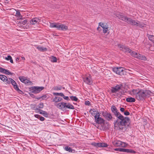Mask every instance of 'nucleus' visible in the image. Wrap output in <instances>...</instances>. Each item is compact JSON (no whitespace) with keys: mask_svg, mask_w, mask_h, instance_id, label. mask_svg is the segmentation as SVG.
I'll return each mask as SVG.
<instances>
[{"mask_svg":"<svg viewBox=\"0 0 154 154\" xmlns=\"http://www.w3.org/2000/svg\"><path fill=\"white\" fill-rule=\"evenodd\" d=\"M112 112L117 117V119L113 123L114 127L118 128L123 131H126L130 124V119L128 117H124L119 112H118L116 106L112 105L111 108Z\"/></svg>","mask_w":154,"mask_h":154,"instance_id":"f257e3e1","label":"nucleus"},{"mask_svg":"<svg viewBox=\"0 0 154 154\" xmlns=\"http://www.w3.org/2000/svg\"><path fill=\"white\" fill-rule=\"evenodd\" d=\"M129 93L131 95H135L136 98L138 100L143 101L151 96L152 92L148 90L133 89L131 91H129Z\"/></svg>","mask_w":154,"mask_h":154,"instance_id":"f03ea898","label":"nucleus"},{"mask_svg":"<svg viewBox=\"0 0 154 154\" xmlns=\"http://www.w3.org/2000/svg\"><path fill=\"white\" fill-rule=\"evenodd\" d=\"M56 106L58 108L62 110H64L66 108L72 109H74V107L73 105L69 103H66L63 102L59 103L57 104Z\"/></svg>","mask_w":154,"mask_h":154,"instance_id":"7ed1b4c3","label":"nucleus"},{"mask_svg":"<svg viewBox=\"0 0 154 154\" xmlns=\"http://www.w3.org/2000/svg\"><path fill=\"white\" fill-rule=\"evenodd\" d=\"M113 71L116 74H119L120 75H124V71L123 68L121 67H116L112 68Z\"/></svg>","mask_w":154,"mask_h":154,"instance_id":"20e7f679","label":"nucleus"},{"mask_svg":"<svg viewBox=\"0 0 154 154\" xmlns=\"http://www.w3.org/2000/svg\"><path fill=\"white\" fill-rule=\"evenodd\" d=\"M119 48H120V50H122L125 53L128 52V53H131L132 50L129 48L125 45L119 44L118 45Z\"/></svg>","mask_w":154,"mask_h":154,"instance_id":"39448f33","label":"nucleus"},{"mask_svg":"<svg viewBox=\"0 0 154 154\" xmlns=\"http://www.w3.org/2000/svg\"><path fill=\"white\" fill-rule=\"evenodd\" d=\"M27 22V21L26 20H23V19H21L20 21L18 23V25L21 27H22L24 29H27L29 26L28 25Z\"/></svg>","mask_w":154,"mask_h":154,"instance_id":"423d86ee","label":"nucleus"},{"mask_svg":"<svg viewBox=\"0 0 154 154\" xmlns=\"http://www.w3.org/2000/svg\"><path fill=\"white\" fill-rule=\"evenodd\" d=\"M101 114L108 121H110L112 118L111 114L110 112H108L106 111L101 112Z\"/></svg>","mask_w":154,"mask_h":154,"instance_id":"0eeeda50","label":"nucleus"},{"mask_svg":"<svg viewBox=\"0 0 154 154\" xmlns=\"http://www.w3.org/2000/svg\"><path fill=\"white\" fill-rule=\"evenodd\" d=\"M122 85V84L117 85L114 87H112L111 90V92L112 93H115L118 92L121 89Z\"/></svg>","mask_w":154,"mask_h":154,"instance_id":"6e6552de","label":"nucleus"},{"mask_svg":"<svg viewBox=\"0 0 154 154\" xmlns=\"http://www.w3.org/2000/svg\"><path fill=\"white\" fill-rule=\"evenodd\" d=\"M91 145L96 147H106L108 146V145L105 143H96L93 142L91 143Z\"/></svg>","mask_w":154,"mask_h":154,"instance_id":"1a4fd4ad","label":"nucleus"},{"mask_svg":"<svg viewBox=\"0 0 154 154\" xmlns=\"http://www.w3.org/2000/svg\"><path fill=\"white\" fill-rule=\"evenodd\" d=\"M112 143L114 146L116 147L125 146V143L119 140L114 141L112 142Z\"/></svg>","mask_w":154,"mask_h":154,"instance_id":"9d476101","label":"nucleus"},{"mask_svg":"<svg viewBox=\"0 0 154 154\" xmlns=\"http://www.w3.org/2000/svg\"><path fill=\"white\" fill-rule=\"evenodd\" d=\"M43 87H35L32 90V92L35 94H37L40 92L44 89Z\"/></svg>","mask_w":154,"mask_h":154,"instance_id":"9b49d317","label":"nucleus"},{"mask_svg":"<svg viewBox=\"0 0 154 154\" xmlns=\"http://www.w3.org/2000/svg\"><path fill=\"white\" fill-rule=\"evenodd\" d=\"M124 21L127 22L128 24H131L133 25H135L137 24V22L135 20H133L131 18L128 17H127L125 18V21Z\"/></svg>","mask_w":154,"mask_h":154,"instance_id":"f8f14e48","label":"nucleus"},{"mask_svg":"<svg viewBox=\"0 0 154 154\" xmlns=\"http://www.w3.org/2000/svg\"><path fill=\"white\" fill-rule=\"evenodd\" d=\"M124 21L127 22L128 24H131L133 25H135L137 24V22L135 20H133L131 18L128 17H127L125 18V21Z\"/></svg>","mask_w":154,"mask_h":154,"instance_id":"ddd939ff","label":"nucleus"},{"mask_svg":"<svg viewBox=\"0 0 154 154\" xmlns=\"http://www.w3.org/2000/svg\"><path fill=\"white\" fill-rule=\"evenodd\" d=\"M11 80L12 81L11 84L13 86L14 88V89L16 90L20 93V92H22V91H21L20 90L19 88L18 87L17 85V83L13 79H11Z\"/></svg>","mask_w":154,"mask_h":154,"instance_id":"4468645a","label":"nucleus"},{"mask_svg":"<svg viewBox=\"0 0 154 154\" xmlns=\"http://www.w3.org/2000/svg\"><path fill=\"white\" fill-rule=\"evenodd\" d=\"M41 22V19L37 17L32 19L30 21V23L32 25L38 24Z\"/></svg>","mask_w":154,"mask_h":154,"instance_id":"2eb2a0df","label":"nucleus"},{"mask_svg":"<svg viewBox=\"0 0 154 154\" xmlns=\"http://www.w3.org/2000/svg\"><path fill=\"white\" fill-rule=\"evenodd\" d=\"M95 121L98 124H102L104 123L105 120L104 119L98 116V117L95 118Z\"/></svg>","mask_w":154,"mask_h":154,"instance_id":"dca6fc26","label":"nucleus"},{"mask_svg":"<svg viewBox=\"0 0 154 154\" xmlns=\"http://www.w3.org/2000/svg\"><path fill=\"white\" fill-rule=\"evenodd\" d=\"M114 15H115L116 17L118 18L119 20L124 21H125V18L126 16H125L123 15L116 13H115V14H114Z\"/></svg>","mask_w":154,"mask_h":154,"instance_id":"f3484780","label":"nucleus"},{"mask_svg":"<svg viewBox=\"0 0 154 154\" xmlns=\"http://www.w3.org/2000/svg\"><path fill=\"white\" fill-rule=\"evenodd\" d=\"M59 28V30H61L63 31H65L67 30L68 29V27L67 26L63 25V24H60V23Z\"/></svg>","mask_w":154,"mask_h":154,"instance_id":"a211bd4d","label":"nucleus"},{"mask_svg":"<svg viewBox=\"0 0 154 154\" xmlns=\"http://www.w3.org/2000/svg\"><path fill=\"white\" fill-rule=\"evenodd\" d=\"M93 81L91 78V76L90 74L87 75V84L91 85L92 84Z\"/></svg>","mask_w":154,"mask_h":154,"instance_id":"6ab92c4d","label":"nucleus"},{"mask_svg":"<svg viewBox=\"0 0 154 154\" xmlns=\"http://www.w3.org/2000/svg\"><path fill=\"white\" fill-rule=\"evenodd\" d=\"M60 23H51L50 26V27L51 28L55 27L59 30V28L60 26H59Z\"/></svg>","mask_w":154,"mask_h":154,"instance_id":"aec40b11","label":"nucleus"},{"mask_svg":"<svg viewBox=\"0 0 154 154\" xmlns=\"http://www.w3.org/2000/svg\"><path fill=\"white\" fill-rule=\"evenodd\" d=\"M63 100V99L60 97H55L53 99V101L55 103H57Z\"/></svg>","mask_w":154,"mask_h":154,"instance_id":"412c9836","label":"nucleus"},{"mask_svg":"<svg viewBox=\"0 0 154 154\" xmlns=\"http://www.w3.org/2000/svg\"><path fill=\"white\" fill-rule=\"evenodd\" d=\"M137 58L138 59L144 61L146 60H147V58L145 56L140 54Z\"/></svg>","mask_w":154,"mask_h":154,"instance_id":"4be33fe9","label":"nucleus"},{"mask_svg":"<svg viewBox=\"0 0 154 154\" xmlns=\"http://www.w3.org/2000/svg\"><path fill=\"white\" fill-rule=\"evenodd\" d=\"M32 108L33 109L35 110L36 112H38L40 111L41 110L39 109L40 108L38 107L36 105H32Z\"/></svg>","mask_w":154,"mask_h":154,"instance_id":"5701e85b","label":"nucleus"},{"mask_svg":"<svg viewBox=\"0 0 154 154\" xmlns=\"http://www.w3.org/2000/svg\"><path fill=\"white\" fill-rule=\"evenodd\" d=\"M125 152L130 153H135L136 152V151L134 150L131 149H125L124 152Z\"/></svg>","mask_w":154,"mask_h":154,"instance_id":"b1692460","label":"nucleus"},{"mask_svg":"<svg viewBox=\"0 0 154 154\" xmlns=\"http://www.w3.org/2000/svg\"><path fill=\"white\" fill-rule=\"evenodd\" d=\"M126 101L128 102H134L135 101V99L133 97H128L126 98Z\"/></svg>","mask_w":154,"mask_h":154,"instance_id":"393cba45","label":"nucleus"},{"mask_svg":"<svg viewBox=\"0 0 154 154\" xmlns=\"http://www.w3.org/2000/svg\"><path fill=\"white\" fill-rule=\"evenodd\" d=\"M130 53L132 56L137 58L138 55H139V53L138 54L135 51H132Z\"/></svg>","mask_w":154,"mask_h":154,"instance_id":"a878e982","label":"nucleus"},{"mask_svg":"<svg viewBox=\"0 0 154 154\" xmlns=\"http://www.w3.org/2000/svg\"><path fill=\"white\" fill-rule=\"evenodd\" d=\"M7 76L4 75H0V79L4 82H6V80H7Z\"/></svg>","mask_w":154,"mask_h":154,"instance_id":"bb28decb","label":"nucleus"},{"mask_svg":"<svg viewBox=\"0 0 154 154\" xmlns=\"http://www.w3.org/2000/svg\"><path fill=\"white\" fill-rule=\"evenodd\" d=\"M147 36L149 38V39L152 42L154 43V35H151L147 34Z\"/></svg>","mask_w":154,"mask_h":154,"instance_id":"cd10ccee","label":"nucleus"},{"mask_svg":"<svg viewBox=\"0 0 154 154\" xmlns=\"http://www.w3.org/2000/svg\"><path fill=\"white\" fill-rule=\"evenodd\" d=\"M37 48L39 51H41L44 52L47 51V49L46 48L43 47L38 46L37 47Z\"/></svg>","mask_w":154,"mask_h":154,"instance_id":"c85d7f7f","label":"nucleus"},{"mask_svg":"<svg viewBox=\"0 0 154 154\" xmlns=\"http://www.w3.org/2000/svg\"><path fill=\"white\" fill-rule=\"evenodd\" d=\"M39 113L41 114H42L45 117H48V114L47 112L41 110L39 112Z\"/></svg>","mask_w":154,"mask_h":154,"instance_id":"c756f323","label":"nucleus"},{"mask_svg":"<svg viewBox=\"0 0 154 154\" xmlns=\"http://www.w3.org/2000/svg\"><path fill=\"white\" fill-rule=\"evenodd\" d=\"M89 112L91 114L92 116H93L95 117V115L97 112H96V110L95 109H91Z\"/></svg>","mask_w":154,"mask_h":154,"instance_id":"7c9ffc66","label":"nucleus"},{"mask_svg":"<svg viewBox=\"0 0 154 154\" xmlns=\"http://www.w3.org/2000/svg\"><path fill=\"white\" fill-rule=\"evenodd\" d=\"M51 61L52 62H57V58L56 57L53 56H51L50 58Z\"/></svg>","mask_w":154,"mask_h":154,"instance_id":"2f4dec72","label":"nucleus"},{"mask_svg":"<svg viewBox=\"0 0 154 154\" xmlns=\"http://www.w3.org/2000/svg\"><path fill=\"white\" fill-rule=\"evenodd\" d=\"M5 59L7 60H10V62L12 63H13V61L12 58L10 55H8L7 57L5 58Z\"/></svg>","mask_w":154,"mask_h":154,"instance_id":"473e14b6","label":"nucleus"},{"mask_svg":"<svg viewBox=\"0 0 154 154\" xmlns=\"http://www.w3.org/2000/svg\"><path fill=\"white\" fill-rule=\"evenodd\" d=\"M137 24L135 25L134 26H139L141 28L144 27L145 26L144 24H141L140 23V22L138 21L137 22Z\"/></svg>","mask_w":154,"mask_h":154,"instance_id":"72a5a7b5","label":"nucleus"},{"mask_svg":"<svg viewBox=\"0 0 154 154\" xmlns=\"http://www.w3.org/2000/svg\"><path fill=\"white\" fill-rule=\"evenodd\" d=\"M3 73L7 75H11L12 74V73L10 72V71L8 70L5 69Z\"/></svg>","mask_w":154,"mask_h":154,"instance_id":"f704fd0d","label":"nucleus"},{"mask_svg":"<svg viewBox=\"0 0 154 154\" xmlns=\"http://www.w3.org/2000/svg\"><path fill=\"white\" fill-rule=\"evenodd\" d=\"M24 83L26 84H27L28 85H31L32 82L30 80L26 79H25V81H24Z\"/></svg>","mask_w":154,"mask_h":154,"instance_id":"c9c22d12","label":"nucleus"},{"mask_svg":"<svg viewBox=\"0 0 154 154\" xmlns=\"http://www.w3.org/2000/svg\"><path fill=\"white\" fill-rule=\"evenodd\" d=\"M53 94L54 95H55L60 96H61L62 97V96H64V95L62 93H53Z\"/></svg>","mask_w":154,"mask_h":154,"instance_id":"e433bc0d","label":"nucleus"},{"mask_svg":"<svg viewBox=\"0 0 154 154\" xmlns=\"http://www.w3.org/2000/svg\"><path fill=\"white\" fill-rule=\"evenodd\" d=\"M99 25L101 26L103 28V29H107L106 26L103 23H99Z\"/></svg>","mask_w":154,"mask_h":154,"instance_id":"4c0bfd02","label":"nucleus"},{"mask_svg":"<svg viewBox=\"0 0 154 154\" xmlns=\"http://www.w3.org/2000/svg\"><path fill=\"white\" fill-rule=\"evenodd\" d=\"M124 149H125L122 148H116L114 150L115 151H119L120 152H124Z\"/></svg>","mask_w":154,"mask_h":154,"instance_id":"58836bf2","label":"nucleus"},{"mask_svg":"<svg viewBox=\"0 0 154 154\" xmlns=\"http://www.w3.org/2000/svg\"><path fill=\"white\" fill-rule=\"evenodd\" d=\"M69 97L72 100L77 101L78 100V99L76 96H71Z\"/></svg>","mask_w":154,"mask_h":154,"instance_id":"ea45409f","label":"nucleus"},{"mask_svg":"<svg viewBox=\"0 0 154 154\" xmlns=\"http://www.w3.org/2000/svg\"><path fill=\"white\" fill-rule=\"evenodd\" d=\"M19 79L22 82L24 83L26 78L24 76H20L19 77Z\"/></svg>","mask_w":154,"mask_h":154,"instance_id":"a19ab883","label":"nucleus"},{"mask_svg":"<svg viewBox=\"0 0 154 154\" xmlns=\"http://www.w3.org/2000/svg\"><path fill=\"white\" fill-rule=\"evenodd\" d=\"M65 150L67 151H68L69 152H72V149L69 147L66 146L65 147Z\"/></svg>","mask_w":154,"mask_h":154,"instance_id":"79ce46f5","label":"nucleus"},{"mask_svg":"<svg viewBox=\"0 0 154 154\" xmlns=\"http://www.w3.org/2000/svg\"><path fill=\"white\" fill-rule=\"evenodd\" d=\"M11 79H12L11 78H7V80H6V82L7 84L8 85H10L11 84L12 82V81L11 80Z\"/></svg>","mask_w":154,"mask_h":154,"instance_id":"37998d69","label":"nucleus"},{"mask_svg":"<svg viewBox=\"0 0 154 154\" xmlns=\"http://www.w3.org/2000/svg\"><path fill=\"white\" fill-rule=\"evenodd\" d=\"M102 124V127L103 130H107L108 129V127L105 125V123Z\"/></svg>","mask_w":154,"mask_h":154,"instance_id":"c03bdc74","label":"nucleus"},{"mask_svg":"<svg viewBox=\"0 0 154 154\" xmlns=\"http://www.w3.org/2000/svg\"><path fill=\"white\" fill-rule=\"evenodd\" d=\"M16 15L19 17H21L20 11H19V10H16Z\"/></svg>","mask_w":154,"mask_h":154,"instance_id":"a18cd8bd","label":"nucleus"},{"mask_svg":"<svg viewBox=\"0 0 154 154\" xmlns=\"http://www.w3.org/2000/svg\"><path fill=\"white\" fill-rule=\"evenodd\" d=\"M38 107L40 109H42L43 108L44 104L42 103L41 102L38 105Z\"/></svg>","mask_w":154,"mask_h":154,"instance_id":"49530a36","label":"nucleus"},{"mask_svg":"<svg viewBox=\"0 0 154 154\" xmlns=\"http://www.w3.org/2000/svg\"><path fill=\"white\" fill-rule=\"evenodd\" d=\"M62 87L61 86H56L54 88V90H61L62 88Z\"/></svg>","mask_w":154,"mask_h":154,"instance_id":"de8ad7c7","label":"nucleus"},{"mask_svg":"<svg viewBox=\"0 0 154 154\" xmlns=\"http://www.w3.org/2000/svg\"><path fill=\"white\" fill-rule=\"evenodd\" d=\"M47 97V96L46 95H43L42 96L39 97L38 98H37V99H39L41 98H42L43 100L45 99Z\"/></svg>","mask_w":154,"mask_h":154,"instance_id":"09e8293b","label":"nucleus"},{"mask_svg":"<svg viewBox=\"0 0 154 154\" xmlns=\"http://www.w3.org/2000/svg\"><path fill=\"white\" fill-rule=\"evenodd\" d=\"M96 112H97V113L95 115V118H96V117H98V116H99V117H100V113L99 112H98L97 111H96Z\"/></svg>","mask_w":154,"mask_h":154,"instance_id":"8fccbe9b","label":"nucleus"},{"mask_svg":"<svg viewBox=\"0 0 154 154\" xmlns=\"http://www.w3.org/2000/svg\"><path fill=\"white\" fill-rule=\"evenodd\" d=\"M124 114L126 116H128L130 115L129 112L128 111L124 112Z\"/></svg>","mask_w":154,"mask_h":154,"instance_id":"3c124183","label":"nucleus"},{"mask_svg":"<svg viewBox=\"0 0 154 154\" xmlns=\"http://www.w3.org/2000/svg\"><path fill=\"white\" fill-rule=\"evenodd\" d=\"M62 97L65 99L67 100H70L69 99V97L68 96H65L64 95V96H62Z\"/></svg>","mask_w":154,"mask_h":154,"instance_id":"603ef678","label":"nucleus"},{"mask_svg":"<svg viewBox=\"0 0 154 154\" xmlns=\"http://www.w3.org/2000/svg\"><path fill=\"white\" fill-rule=\"evenodd\" d=\"M106 27V29H103V32L104 33H106L107 30H108V27L107 26Z\"/></svg>","mask_w":154,"mask_h":154,"instance_id":"864d4df0","label":"nucleus"},{"mask_svg":"<svg viewBox=\"0 0 154 154\" xmlns=\"http://www.w3.org/2000/svg\"><path fill=\"white\" fill-rule=\"evenodd\" d=\"M39 119L40 121H43L45 120V118L42 116H40L39 118Z\"/></svg>","mask_w":154,"mask_h":154,"instance_id":"5fc2aeb1","label":"nucleus"},{"mask_svg":"<svg viewBox=\"0 0 154 154\" xmlns=\"http://www.w3.org/2000/svg\"><path fill=\"white\" fill-rule=\"evenodd\" d=\"M5 69L0 67V72H3L4 71Z\"/></svg>","mask_w":154,"mask_h":154,"instance_id":"6e6d98bb","label":"nucleus"},{"mask_svg":"<svg viewBox=\"0 0 154 154\" xmlns=\"http://www.w3.org/2000/svg\"><path fill=\"white\" fill-rule=\"evenodd\" d=\"M125 109L124 108L121 107L120 109V110L122 112H124Z\"/></svg>","mask_w":154,"mask_h":154,"instance_id":"4d7b16f0","label":"nucleus"},{"mask_svg":"<svg viewBox=\"0 0 154 154\" xmlns=\"http://www.w3.org/2000/svg\"><path fill=\"white\" fill-rule=\"evenodd\" d=\"M35 116L36 117V118H38L39 117L40 118V116L39 115H38V114H36V115H35Z\"/></svg>","mask_w":154,"mask_h":154,"instance_id":"13d9d810","label":"nucleus"},{"mask_svg":"<svg viewBox=\"0 0 154 154\" xmlns=\"http://www.w3.org/2000/svg\"><path fill=\"white\" fill-rule=\"evenodd\" d=\"M97 30L99 31H101L102 30V29H101L100 27H99V26H98L97 28Z\"/></svg>","mask_w":154,"mask_h":154,"instance_id":"bf43d9fd","label":"nucleus"},{"mask_svg":"<svg viewBox=\"0 0 154 154\" xmlns=\"http://www.w3.org/2000/svg\"><path fill=\"white\" fill-rule=\"evenodd\" d=\"M9 2L8 0H5V3L6 4H8Z\"/></svg>","mask_w":154,"mask_h":154,"instance_id":"052dcab7","label":"nucleus"},{"mask_svg":"<svg viewBox=\"0 0 154 154\" xmlns=\"http://www.w3.org/2000/svg\"><path fill=\"white\" fill-rule=\"evenodd\" d=\"M87 105L91 106V104L89 101H87Z\"/></svg>","mask_w":154,"mask_h":154,"instance_id":"680f3d73","label":"nucleus"},{"mask_svg":"<svg viewBox=\"0 0 154 154\" xmlns=\"http://www.w3.org/2000/svg\"><path fill=\"white\" fill-rule=\"evenodd\" d=\"M21 60V59L20 58V57H17L16 58V61H17V60Z\"/></svg>","mask_w":154,"mask_h":154,"instance_id":"e2e57ef3","label":"nucleus"},{"mask_svg":"<svg viewBox=\"0 0 154 154\" xmlns=\"http://www.w3.org/2000/svg\"><path fill=\"white\" fill-rule=\"evenodd\" d=\"M20 58L21 59V60H25V58L24 57H20Z\"/></svg>","mask_w":154,"mask_h":154,"instance_id":"0e129e2a","label":"nucleus"},{"mask_svg":"<svg viewBox=\"0 0 154 154\" xmlns=\"http://www.w3.org/2000/svg\"><path fill=\"white\" fill-rule=\"evenodd\" d=\"M85 105H87V101H85Z\"/></svg>","mask_w":154,"mask_h":154,"instance_id":"69168bd1","label":"nucleus"},{"mask_svg":"<svg viewBox=\"0 0 154 154\" xmlns=\"http://www.w3.org/2000/svg\"><path fill=\"white\" fill-rule=\"evenodd\" d=\"M120 92V93H121L122 94V93H123V92H122L121 91V92Z\"/></svg>","mask_w":154,"mask_h":154,"instance_id":"338daca9","label":"nucleus"},{"mask_svg":"<svg viewBox=\"0 0 154 154\" xmlns=\"http://www.w3.org/2000/svg\"><path fill=\"white\" fill-rule=\"evenodd\" d=\"M96 127H97V128H98V127H99V125H98L97 126H96Z\"/></svg>","mask_w":154,"mask_h":154,"instance_id":"774afa93","label":"nucleus"}]
</instances>
